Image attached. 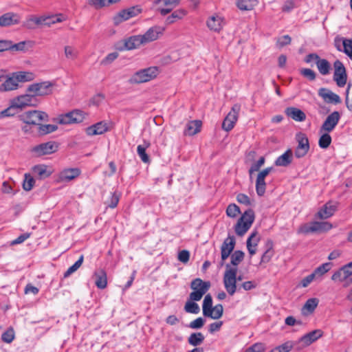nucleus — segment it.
Segmentation results:
<instances>
[{"label":"nucleus","mask_w":352,"mask_h":352,"mask_svg":"<svg viewBox=\"0 0 352 352\" xmlns=\"http://www.w3.org/2000/svg\"><path fill=\"white\" fill-rule=\"evenodd\" d=\"M242 261V250H236L231 255V267H236Z\"/></svg>","instance_id":"nucleus-58"},{"label":"nucleus","mask_w":352,"mask_h":352,"mask_svg":"<svg viewBox=\"0 0 352 352\" xmlns=\"http://www.w3.org/2000/svg\"><path fill=\"white\" fill-rule=\"evenodd\" d=\"M255 219V213L252 209H248L243 212V234L250 228Z\"/></svg>","instance_id":"nucleus-29"},{"label":"nucleus","mask_w":352,"mask_h":352,"mask_svg":"<svg viewBox=\"0 0 352 352\" xmlns=\"http://www.w3.org/2000/svg\"><path fill=\"white\" fill-rule=\"evenodd\" d=\"M298 146L295 150V156L301 158L306 155L309 150V143L307 137L302 133L297 135Z\"/></svg>","instance_id":"nucleus-12"},{"label":"nucleus","mask_w":352,"mask_h":352,"mask_svg":"<svg viewBox=\"0 0 352 352\" xmlns=\"http://www.w3.org/2000/svg\"><path fill=\"white\" fill-rule=\"evenodd\" d=\"M80 174V170L78 168L64 169L59 173V182H69L78 177Z\"/></svg>","instance_id":"nucleus-23"},{"label":"nucleus","mask_w":352,"mask_h":352,"mask_svg":"<svg viewBox=\"0 0 352 352\" xmlns=\"http://www.w3.org/2000/svg\"><path fill=\"white\" fill-rule=\"evenodd\" d=\"M54 84L50 81L34 83L28 86L27 91L32 93L34 96H47L52 93Z\"/></svg>","instance_id":"nucleus-6"},{"label":"nucleus","mask_w":352,"mask_h":352,"mask_svg":"<svg viewBox=\"0 0 352 352\" xmlns=\"http://www.w3.org/2000/svg\"><path fill=\"white\" fill-rule=\"evenodd\" d=\"M226 270L223 276V283L225 288L230 295H233L236 289V280H242V276L239 275L236 278L237 268L231 267L230 264L226 265Z\"/></svg>","instance_id":"nucleus-2"},{"label":"nucleus","mask_w":352,"mask_h":352,"mask_svg":"<svg viewBox=\"0 0 352 352\" xmlns=\"http://www.w3.org/2000/svg\"><path fill=\"white\" fill-rule=\"evenodd\" d=\"M13 106L18 109H22L26 106H34L35 96L32 93L21 95L14 98L13 100Z\"/></svg>","instance_id":"nucleus-15"},{"label":"nucleus","mask_w":352,"mask_h":352,"mask_svg":"<svg viewBox=\"0 0 352 352\" xmlns=\"http://www.w3.org/2000/svg\"><path fill=\"white\" fill-rule=\"evenodd\" d=\"M150 143L144 141V144H140L137 147V153L141 160L144 163H149V156L146 153V149L149 147Z\"/></svg>","instance_id":"nucleus-38"},{"label":"nucleus","mask_w":352,"mask_h":352,"mask_svg":"<svg viewBox=\"0 0 352 352\" xmlns=\"http://www.w3.org/2000/svg\"><path fill=\"white\" fill-rule=\"evenodd\" d=\"M206 322V320L201 317H199L197 319L192 320L187 325L188 327L192 329H199L203 327Z\"/></svg>","instance_id":"nucleus-59"},{"label":"nucleus","mask_w":352,"mask_h":352,"mask_svg":"<svg viewBox=\"0 0 352 352\" xmlns=\"http://www.w3.org/2000/svg\"><path fill=\"white\" fill-rule=\"evenodd\" d=\"M14 339V332L12 328L8 329L1 335V340L6 343H11Z\"/></svg>","instance_id":"nucleus-55"},{"label":"nucleus","mask_w":352,"mask_h":352,"mask_svg":"<svg viewBox=\"0 0 352 352\" xmlns=\"http://www.w3.org/2000/svg\"><path fill=\"white\" fill-rule=\"evenodd\" d=\"M196 300H191L189 298L184 306V310L187 313L197 314L200 311L199 305L195 302Z\"/></svg>","instance_id":"nucleus-45"},{"label":"nucleus","mask_w":352,"mask_h":352,"mask_svg":"<svg viewBox=\"0 0 352 352\" xmlns=\"http://www.w3.org/2000/svg\"><path fill=\"white\" fill-rule=\"evenodd\" d=\"M304 61L306 63H311L312 61H314L319 73L322 76L329 75L331 70V65L330 62L325 58H320L316 53H310L307 54L305 57Z\"/></svg>","instance_id":"nucleus-5"},{"label":"nucleus","mask_w":352,"mask_h":352,"mask_svg":"<svg viewBox=\"0 0 352 352\" xmlns=\"http://www.w3.org/2000/svg\"><path fill=\"white\" fill-rule=\"evenodd\" d=\"M164 30V28L159 26L151 27L145 32L144 34L140 35L142 43L144 44L157 40L159 35L162 34Z\"/></svg>","instance_id":"nucleus-21"},{"label":"nucleus","mask_w":352,"mask_h":352,"mask_svg":"<svg viewBox=\"0 0 352 352\" xmlns=\"http://www.w3.org/2000/svg\"><path fill=\"white\" fill-rule=\"evenodd\" d=\"M319 300L316 298H309L305 303L302 310H307L309 313H313L317 307Z\"/></svg>","instance_id":"nucleus-46"},{"label":"nucleus","mask_w":352,"mask_h":352,"mask_svg":"<svg viewBox=\"0 0 352 352\" xmlns=\"http://www.w3.org/2000/svg\"><path fill=\"white\" fill-rule=\"evenodd\" d=\"M241 213L240 208L235 204H230L226 209V214L230 217H235L238 214Z\"/></svg>","instance_id":"nucleus-56"},{"label":"nucleus","mask_w":352,"mask_h":352,"mask_svg":"<svg viewBox=\"0 0 352 352\" xmlns=\"http://www.w3.org/2000/svg\"><path fill=\"white\" fill-rule=\"evenodd\" d=\"M43 21V19H41V16L36 17L35 16H30L23 23L22 26L29 30H33L38 26H41L42 21Z\"/></svg>","instance_id":"nucleus-34"},{"label":"nucleus","mask_w":352,"mask_h":352,"mask_svg":"<svg viewBox=\"0 0 352 352\" xmlns=\"http://www.w3.org/2000/svg\"><path fill=\"white\" fill-rule=\"evenodd\" d=\"M266 186L267 184L265 182V179L257 177L256 179L255 188L256 194L258 197H263L265 195Z\"/></svg>","instance_id":"nucleus-42"},{"label":"nucleus","mask_w":352,"mask_h":352,"mask_svg":"<svg viewBox=\"0 0 352 352\" xmlns=\"http://www.w3.org/2000/svg\"><path fill=\"white\" fill-rule=\"evenodd\" d=\"M21 21L20 16L14 12H7L0 16V27H8L19 24Z\"/></svg>","instance_id":"nucleus-22"},{"label":"nucleus","mask_w":352,"mask_h":352,"mask_svg":"<svg viewBox=\"0 0 352 352\" xmlns=\"http://www.w3.org/2000/svg\"><path fill=\"white\" fill-rule=\"evenodd\" d=\"M35 180L29 173L25 174V179L23 183V188L25 191H30L32 189L34 186Z\"/></svg>","instance_id":"nucleus-50"},{"label":"nucleus","mask_w":352,"mask_h":352,"mask_svg":"<svg viewBox=\"0 0 352 352\" xmlns=\"http://www.w3.org/2000/svg\"><path fill=\"white\" fill-rule=\"evenodd\" d=\"M338 204L333 201L326 203L318 212L317 217L321 219H325L333 215L337 210Z\"/></svg>","instance_id":"nucleus-18"},{"label":"nucleus","mask_w":352,"mask_h":352,"mask_svg":"<svg viewBox=\"0 0 352 352\" xmlns=\"http://www.w3.org/2000/svg\"><path fill=\"white\" fill-rule=\"evenodd\" d=\"M19 87L17 80L12 74L11 77L8 78L0 86V91H8L16 89Z\"/></svg>","instance_id":"nucleus-33"},{"label":"nucleus","mask_w":352,"mask_h":352,"mask_svg":"<svg viewBox=\"0 0 352 352\" xmlns=\"http://www.w3.org/2000/svg\"><path fill=\"white\" fill-rule=\"evenodd\" d=\"M86 113L79 109H75L65 114L60 115L58 123L61 124H69L72 123L82 122L85 118Z\"/></svg>","instance_id":"nucleus-8"},{"label":"nucleus","mask_w":352,"mask_h":352,"mask_svg":"<svg viewBox=\"0 0 352 352\" xmlns=\"http://www.w3.org/2000/svg\"><path fill=\"white\" fill-rule=\"evenodd\" d=\"M180 1L181 0H155L154 3L159 6L157 10L162 16H165L177 6Z\"/></svg>","instance_id":"nucleus-13"},{"label":"nucleus","mask_w":352,"mask_h":352,"mask_svg":"<svg viewBox=\"0 0 352 352\" xmlns=\"http://www.w3.org/2000/svg\"><path fill=\"white\" fill-rule=\"evenodd\" d=\"M241 107L239 104H234L232 107V110L228 113L222 122V129L223 130L229 131L234 127L237 120L238 113Z\"/></svg>","instance_id":"nucleus-10"},{"label":"nucleus","mask_w":352,"mask_h":352,"mask_svg":"<svg viewBox=\"0 0 352 352\" xmlns=\"http://www.w3.org/2000/svg\"><path fill=\"white\" fill-rule=\"evenodd\" d=\"M142 44L143 43L142 40H141L140 35L131 36L124 40V47H120V50H131L138 47Z\"/></svg>","instance_id":"nucleus-27"},{"label":"nucleus","mask_w":352,"mask_h":352,"mask_svg":"<svg viewBox=\"0 0 352 352\" xmlns=\"http://www.w3.org/2000/svg\"><path fill=\"white\" fill-rule=\"evenodd\" d=\"M285 113L289 118H291L295 121L302 122L306 119L305 113L296 107H289L285 109Z\"/></svg>","instance_id":"nucleus-26"},{"label":"nucleus","mask_w":352,"mask_h":352,"mask_svg":"<svg viewBox=\"0 0 352 352\" xmlns=\"http://www.w3.org/2000/svg\"><path fill=\"white\" fill-rule=\"evenodd\" d=\"M95 284L99 289H104L107 285V277L106 272L100 269L94 272Z\"/></svg>","instance_id":"nucleus-31"},{"label":"nucleus","mask_w":352,"mask_h":352,"mask_svg":"<svg viewBox=\"0 0 352 352\" xmlns=\"http://www.w3.org/2000/svg\"><path fill=\"white\" fill-rule=\"evenodd\" d=\"M223 18L219 15L211 16L207 21V26L211 30L219 32L222 28Z\"/></svg>","instance_id":"nucleus-32"},{"label":"nucleus","mask_w":352,"mask_h":352,"mask_svg":"<svg viewBox=\"0 0 352 352\" xmlns=\"http://www.w3.org/2000/svg\"><path fill=\"white\" fill-rule=\"evenodd\" d=\"M313 222H311L310 223H305L302 225L298 230L299 233H302L305 234H307L309 233H314L315 232V229Z\"/></svg>","instance_id":"nucleus-62"},{"label":"nucleus","mask_w":352,"mask_h":352,"mask_svg":"<svg viewBox=\"0 0 352 352\" xmlns=\"http://www.w3.org/2000/svg\"><path fill=\"white\" fill-rule=\"evenodd\" d=\"M318 96L327 103L338 104L342 102L340 97L338 94L327 88L322 87L319 89Z\"/></svg>","instance_id":"nucleus-16"},{"label":"nucleus","mask_w":352,"mask_h":352,"mask_svg":"<svg viewBox=\"0 0 352 352\" xmlns=\"http://www.w3.org/2000/svg\"><path fill=\"white\" fill-rule=\"evenodd\" d=\"M340 113L335 111L330 113L324 121L323 124L320 127V131H324L327 133L331 132L338 124L340 120Z\"/></svg>","instance_id":"nucleus-11"},{"label":"nucleus","mask_w":352,"mask_h":352,"mask_svg":"<svg viewBox=\"0 0 352 352\" xmlns=\"http://www.w3.org/2000/svg\"><path fill=\"white\" fill-rule=\"evenodd\" d=\"M235 238L234 236H228L223 241L221 248V260L224 261L230 255L235 246Z\"/></svg>","instance_id":"nucleus-17"},{"label":"nucleus","mask_w":352,"mask_h":352,"mask_svg":"<svg viewBox=\"0 0 352 352\" xmlns=\"http://www.w3.org/2000/svg\"><path fill=\"white\" fill-rule=\"evenodd\" d=\"M331 263H325L318 267L315 269L313 274H315L316 276H321L324 274L326 272H329L331 269Z\"/></svg>","instance_id":"nucleus-52"},{"label":"nucleus","mask_w":352,"mask_h":352,"mask_svg":"<svg viewBox=\"0 0 352 352\" xmlns=\"http://www.w3.org/2000/svg\"><path fill=\"white\" fill-rule=\"evenodd\" d=\"M202 122L201 120H195L188 122L184 131L186 136H192L198 133L201 129Z\"/></svg>","instance_id":"nucleus-25"},{"label":"nucleus","mask_w":352,"mask_h":352,"mask_svg":"<svg viewBox=\"0 0 352 352\" xmlns=\"http://www.w3.org/2000/svg\"><path fill=\"white\" fill-rule=\"evenodd\" d=\"M58 144L54 141L41 143L34 146L32 152L37 157L52 154L58 151Z\"/></svg>","instance_id":"nucleus-9"},{"label":"nucleus","mask_w":352,"mask_h":352,"mask_svg":"<svg viewBox=\"0 0 352 352\" xmlns=\"http://www.w3.org/2000/svg\"><path fill=\"white\" fill-rule=\"evenodd\" d=\"M333 79L339 87H344L347 82L346 69L340 60H336L333 63Z\"/></svg>","instance_id":"nucleus-7"},{"label":"nucleus","mask_w":352,"mask_h":352,"mask_svg":"<svg viewBox=\"0 0 352 352\" xmlns=\"http://www.w3.org/2000/svg\"><path fill=\"white\" fill-rule=\"evenodd\" d=\"M345 95V103L346 108L349 111L352 112V80H350L347 85Z\"/></svg>","instance_id":"nucleus-44"},{"label":"nucleus","mask_w":352,"mask_h":352,"mask_svg":"<svg viewBox=\"0 0 352 352\" xmlns=\"http://www.w3.org/2000/svg\"><path fill=\"white\" fill-rule=\"evenodd\" d=\"M32 171L40 179H45L51 175V172L47 171V166L43 164L34 166L32 168Z\"/></svg>","instance_id":"nucleus-37"},{"label":"nucleus","mask_w":352,"mask_h":352,"mask_svg":"<svg viewBox=\"0 0 352 352\" xmlns=\"http://www.w3.org/2000/svg\"><path fill=\"white\" fill-rule=\"evenodd\" d=\"M322 331L320 329H316L301 337L300 342H302L305 346H309L314 342L322 337Z\"/></svg>","instance_id":"nucleus-28"},{"label":"nucleus","mask_w":352,"mask_h":352,"mask_svg":"<svg viewBox=\"0 0 352 352\" xmlns=\"http://www.w3.org/2000/svg\"><path fill=\"white\" fill-rule=\"evenodd\" d=\"M109 131V127L108 126L107 123L104 121L98 122L87 127L85 129V132L89 136L102 135Z\"/></svg>","instance_id":"nucleus-19"},{"label":"nucleus","mask_w":352,"mask_h":352,"mask_svg":"<svg viewBox=\"0 0 352 352\" xmlns=\"http://www.w3.org/2000/svg\"><path fill=\"white\" fill-rule=\"evenodd\" d=\"M300 74L310 81H314L316 78V73L309 68H302L300 69Z\"/></svg>","instance_id":"nucleus-54"},{"label":"nucleus","mask_w":352,"mask_h":352,"mask_svg":"<svg viewBox=\"0 0 352 352\" xmlns=\"http://www.w3.org/2000/svg\"><path fill=\"white\" fill-rule=\"evenodd\" d=\"M19 118L25 124L32 126H38L41 122L49 120V116L45 112L38 110L23 112L19 116Z\"/></svg>","instance_id":"nucleus-1"},{"label":"nucleus","mask_w":352,"mask_h":352,"mask_svg":"<svg viewBox=\"0 0 352 352\" xmlns=\"http://www.w3.org/2000/svg\"><path fill=\"white\" fill-rule=\"evenodd\" d=\"M332 141L331 135L329 133L326 132L322 134L318 140V145L321 148H327L331 144Z\"/></svg>","instance_id":"nucleus-49"},{"label":"nucleus","mask_w":352,"mask_h":352,"mask_svg":"<svg viewBox=\"0 0 352 352\" xmlns=\"http://www.w3.org/2000/svg\"><path fill=\"white\" fill-rule=\"evenodd\" d=\"M265 161V157H261L257 162L253 163L249 169L250 175H252L253 173L259 170L260 168L264 164Z\"/></svg>","instance_id":"nucleus-61"},{"label":"nucleus","mask_w":352,"mask_h":352,"mask_svg":"<svg viewBox=\"0 0 352 352\" xmlns=\"http://www.w3.org/2000/svg\"><path fill=\"white\" fill-rule=\"evenodd\" d=\"M291 41L292 38L289 35H284L278 39L276 45L281 48L285 45H289Z\"/></svg>","instance_id":"nucleus-64"},{"label":"nucleus","mask_w":352,"mask_h":352,"mask_svg":"<svg viewBox=\"0 0 352 352\" xmlns=\"http://www.w3.org/2000/svg\"><path fill=\"white\" fill-rule=\"evenodd\" d=\"M141 10L137 7H131L128 9L121 10L113 18L114 23L118 25L122 21H126L129 19L133 17L140 13Z\"/></svg>","instance_id":"nucleus-14"},{"label":"nucleus","mask_w":352,"mask_h":352,"mask_svg":"<svg viewBox=\"0 0 352 352\" xmlns=\"http://www.w3.org/2000/svg\"><path fill=\"white\" fill-rule=\"evenodd\" d=\"M84 259L83 255H81L78 261H76L74 264H73L71 267H69L67 270L64 273L63 277L67 278L69 277L72 274L75 272L82 264Z\"/></svg>","instance_id":"nucleus-47"},{"label":"nucleus","mask_w":352,"mask_h":352,"mask_svg":"<svg viewBox=\"0 0 352 352\" xmlns=\"http://www.w3.org/2000/svg\"><path fill=\"white\" fill-rule=\"evenodd\" d=\"M343 52L352 60V38L343 41Z\"/></svg>","instance_id":"nucleus-57"},{"label":"nucleus","mask_w":352,"mask_h":352,"mask_svg":"<svg viewBox=\"0 0 352 352\" xmlns=\"http://www.w3.org/2000/svg\"><path fill=\"white\" fill-rule=\"evenodd\" d=\"M204 339L205 338L202 333L195 332L190 335L188 338V342L193 346H197L203 343Z\"/></svg>","instance_id":"nucleus-39"},{"label":"nucleus","mask_w":352,"mask_h":352,"mask_svg":"<svg viewBox=\"0 0 352 352\" xmlns=\"http://www.w3.org/2000/svg\"><path fill=\"white\" fill-rule=\"evenodd\" d=\"M293 154L291 149L287 150L283 155H280L274 162L277 166H288L292 162Z\"/></svg>","instance_id":"nucleus-30"},{"label":"nucleus","mask_w":352,"mask_h":352,"mask_svg":"<svg viewBox=\"0 0 352 352\" xmlns=\"http://www.w3.org/2000/svg\"><path fill=\"white\" fill-rule=\"evenodd\" d=\"M16 109H18V108L15 106H13V101L12 100L11 105L8 108H7L0 112V118H4V117L13 116L16 113Z\"/></svg>","instance_id":"nucleus-60"},{"label":"nucleus","mask_w":352,"mask_h":352,"mask_svg":"<svg viewBox=\"0 0 352 352\" xmlns=\"http://www.w3.org/2000/svg\"><path fill=\"white\" fill-rule=\"evenodd\" d=\"M294 346L292 341H287L273 349L271 352H289Z\"/></svg>","instance_id":"nucleus-51"},{"label":"nucleus","mask_w":352,"mask_h":352,"mask_svg":"<svg viewBox=\"0 0 352 352\" xmlns=\"http://www.w3.org/2000/svg\"><path fill=\"white\" fill-rule=\"evenodd\" d=\"M159 70L157 67H149L136 72L130 78V82L140 84L150 81L158 75Z\"/></svg>","instance_id":"nucleus-4"},{"label":"nucleus","mask_w":352,"mask_h":352,"mask_svg":"<svg viewBox=\"0 0 352 352\" xmlns=\"http://www.w3.org/2000/svg\"><path fill=\"white\" fill-rule=\"evenodd\" d=\"M210 287V281H204L199 278H195L190 283V288L193 291L190 294V299L191 300H200Z\"/></svg>","instance_id":"nucleus-3"},{"label":"nucleus","mask_w":352,"mask_h":352,"mask_svg":"<svg viewBox=\"0 0 352 352\" xmlns=\"http://www.w3.org/2000/svg\"><path fill=\"white\" fill-rule=\"evenodd\" d=\"M58 126L55 124H41L38 125V133L41 135H46L56 131Z\"/></svg>","instance_id":"nucleus-48"},{"label":"nucleus","mask_w":352,"mask_h":352,"mask_svg":"<svg viewBox=\"0 0 352 352\" xmlns=\"http://www.w3.org/2000/svg\"><path fill=\"white\" fill-rule=\"evenodd\" d=\"M212 316H208L212 319L217 320L223 316V307L221 304H217L214 307L211 308Z\"/></svg>","instance_id":"nucleus-53"},{"label":"nucleus","mask_w":352,"mask_h":352,"mask_svg":"<svg viewBox=\"0 0 352 352\" xmlns=\"http://www.w3.org/2000/svg\"><path fill=\"white\" fill-rule=\"evenodd\" d=\"M315 232H325L330 230L333 226L331 223L327 221H313Z\"/></svg>","instance_id":"nucleus-41"},{"label":"nucleus","mask_w":352,"mask_h":352,"mask_svg":"<svg viewBox=\"0 0 352 352\" xmlns=\"http://www.w3.org/2000/svg\"><path fill=\"white\" fill-rule=\"evenodd\" d=\"M212 298L210 294H208L205 296L202 305L203 315L205 317L212 316Z\"/></svg>","instance_id":"nucleus-36"},{"label":"nucleus","mask_w":352,"mask_h":352,"mask_svg":"<svg viewBox=\"0 0 352 352\" xmlns=\"http://www.w3.org/2000/svg\"><path fill=\"white\" fill-rule=\"evenodd\" d=\"M267 250L262 254L261 256V263H268L272 257L274 256V251L273 250V242L272 240H268L267 241Z\"/></svg>","instance_id":"nucleus-40"},{"label":"nucleus","mask_w":352,"mask_h":352,"mask_svg":"<svg viewBox=\"0 0 352 352\" xmlns=\"http://www.w3.org/2000/svg\"><path fill=\"white\" fill-rule=\"evenodd\" d=\"M331 279L335 282L343 283L344 287H347L352 283V277L349 276L347 270L343 266L334 272Z\"/></svg>","instance_id":"nucleus-20"},{"label":"nucleus","mask_w":352,"mask_h":352,"mask_svg":"<svg viewBox=\"0 0 352 352\" xmlns=\"http://www.w3.org/2000/svg\"><path fill=\"white\" fill-rule=\"evenodd\" d=\"M260 241V236L256 230L253 231L246 241V246L249 254L252 256L256 252L258 243Z\"/></svg>","instance_id":"nucleus-24"},{"label":"nucleus","mask_w":352,"mask_h":352,"mask_svg":"<svg viewBox=\"0 0 352 352\" xmlns=\"http://www.w3.org/2000/svg\"><path fill=\"white\" fill-rule=\"evenodd\" d=\"M120 200V195L116 192H114L111 194V197L110 198L109 201L107 204V206L111 208H114L118 206V204Z\"/></svg>","instance_id":"nucleus-63"},{"label":"nucleus","mask_w":352,"mask_h":352,"mask_svg":"<svg viewBox=\"0 0 352 352\" xmlns=\"http://www.w3.org/2000/svg\"><path fill=\"white\" fill-rule=\"evenodd\" d=\"M186 14L184 10H177L166 19V23L170 25L175 22L177 19H182Z\"/></svg>","instance_id":"nucleus-43"},{"label":"nucleus","mask_w":352,"mask_h":352,"mask_svg":"<svg viewBox=\"0 0 352 352\" xmlns=\"http://www.w3.org/2000/svg\"><path fill=\"white\" fill-rule=\"evenodd\" d=\"M14 76L19 82H30L34 79L35 75L30 72H18L13 73Z\"/></svg>","instance_id":"nucleus-35"}]
</instances>
